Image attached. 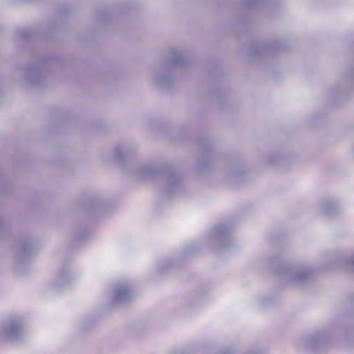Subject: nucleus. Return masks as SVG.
I'll return each mask as SVG.
<instances>
[{
	"label": "nucleus",
	"instance_id": "f257e3e1",
	"mask_svg": "<svg viewBox=\"0 0 354 354\" xmlns=\"http://www.w3.org/2000/svg\"><path fill=\"white\" fill-rule=\"evenodd\" d=\"M262 263L271 269L284 283L296 286L308 283L315 273V270L310 265L305 263L289 264L279 255L263 260Z\"/></svg>",
	"mask_w": 354,
	"mask_h": 354
},
{
	"label": "nucleus",
	"instance_id": "f03ea898",
	"mask_svg": "<svg viewBox=\"0 0 354 354\" xmlns=\"http://www.w3.org/2000/svg\"><path fill=\"white\" fill-rule=\"evenodd\" d=\"M131 168V174L140 179L158 175L163 176L165 184L162 191L168 198L180 194L183 189L182 175L171 167H157L149 163L142 162L133 165Z\"/></svg>",
	"mask_w": 354,
	"mask_h": 354
},
{
	"label": "nucleus",
	"instance_id": "7ed1b4c3",
	"mask_svg": "<svg viewBox=\"0 0 354 354\" xmlns=\"http://www.w3.org/2000/svg\"><path fill=\"white\" fill-rule=\"evenodd\" d=\"M168 53V63L162 66L152 77L153 84L159 86H169L172 84L174 77L171 73L173 68H185L189 64L183 48L173 47Z\"/></svg>",
	"mask_w": 354,
	"mask_h": 354
},
{
	"label": "nucleus",
	"instance_id": "20e7f679",
	"mask_svg": "<svg viewBox=\"0 0 354 354\" xmlns=\"http://www.w3.org/2000/svg\"><path fill=\"white\" fill-rule=\"evenodd\" d=\"M25 329L26 325L21 317L9 316L0 327V339L10 342H20L24 336Z\"/></svg>",
	"mask_w": 354,
	"mask_h": 354
},
{
	"label": "nucleus",
	"instance_id": "39448f33",
	"mask_svg": "<svg viewBox=\"0 0 354 354\" xmlns=\"http://www.w3.org/2000/svg\"><path fill=\"white\" fill-rule=\"evenodd\" d=\"M134 296L133 283L127 279H120L113 285L108 302L110 306L122 305L131 301Z\"/></svg>",
	"mask_w": 354,
	"mask_h": 354
},
{
	"label": "nucleus",
	"instance_id": "423d86ee",
	"mask_svg": "<svg viewBox=\"0 0 354 354\" xmlns=\"http://www.w3.org/2000/svg\"><path fill=\"white\" fill-rule=\"evenodd\" d=\"M342 326H330L305 335L301 339V346L308 351H318L329 342L332 331Z\"/></svg>",
	"mask_w": 354,
	"mask_h": 354
},
{
	"label": "nucleus",
	"instance_id": "0eeeda50",
	"mask_svg": "<svg viewBox=\"0 0 354 354\" xmlns=\"http://www.w3.org/2000/svg\"><path fill=\"white\" fill-rule=\"evenodd\" d=\"M232 228L226 224L214 227L207 236L208 243L216 250L227 248L232 243Z\"/></svg>",
	"mask_w": 354,
	"mask_h": 354
},
{
	"label": "nucleus",
	"instance_id": "6e6552de",
	"mask_svg": "<svg viewBox=\"0 0 354 354\" xmlns=\"http://www.w3.org/2000/svg\"><path fill=\"white\" fill-rule=\"evenodd\" d=\"M21 83L25 86H36L43 80L41 66L40 64H34L24 71L19 73Z\"/></svg>",
	"mask_w": 354,
	"mask_h": 354
},
{
	"label": "nucleus",
	"instance_id": "1a4fd4ad",
	"mask_svg": "<svg viewBox=\"0 0 354 354\" xmlns=\"http://www.w3.org/2000/svg\"><path fill=\"white\" fill-rule=\"evenodd\" d=\"M319 211L323 215L328 217H335L342 213V209L338 203L331 201H325L320 204Z\"/></svg>",
	"mask_w": 354,
	"mask_h": 354
},
{
	"label": "nucleus",
	"instance_id": "9d476101",
	"mask_svg": "<svg viewBox=\"0 0 354 354\" xmlns=\"http://www.w3.org/2000/svg\"><path fill=\"white\" fill-rule=\"evenodd\" d=\"M74 278L71 270L68 268H64L55 279V286L56 288H64L68 286L74 280Z\"/></svg>",
	"mask_w": 354,
	"mask_h": 354
},
{
	"label": "nucleus",
	"instance_id": "9b49d317",
	"mask_svg": "<svg viewBox=\"0 0 354 354\" xmlns=\"http://www.w3.org/2000/svg\"><path fill=\"white\" fill-rule=\"evenodd\" d=\"M135 150L136 148L133 147L116 145L113 150V157L117 162L122 164L125 158Z\"/></svg>",
	"mask_w": 354,
	"mask_h": 354
},
{
	"label": "nucleus",
	"instance_id": "f8f14e48",
	"mask_svg": "<svg viewBox=\"0 0 354 354\" xmlns=\"http://www.w3.org/2000/svg\"><path fill=\"white\" fill-rule=\"evenodd\" d=\"M32 245L29 240L21 241L19 244V252L16 259L19 263L25 261L32 252Z\"/></svg>",
	"mask_w": 354,
	"mask_h": 354
},
{
	"label": "nucleus",
	"instance_id": "ddd939ff",
	"mask_svg": "<svg viewBox=\"0 0 354 354\" xmlns=\"http://www.w3.org/2000/svg\"><path fill=\"white\" fill-rule=\"evenodd\" d=\"M212 152L209 147L205 148L201 151V155L198 160L197 165L198 169H205L208 166L212 159Z\"/></svg>",
	"mask_w": 354,
	"mask_h": 354
},
{
	"label": "nucleus",
	"instance_id": "4468645a",
	"mask_svg": "<svg viewBox=\"0 0 354 354\" xmlns=\"http://www.w3.org/2000/svg\"><path fill=\"white\" fill-rule=\"evenodd\" d=\"M339 264L346 270L354 272V252L348 254L341 259Z\"/></svg>",
	"mask_w": 354,
	"mask_h": 354
},
{
	"label": "nucleus",
	"instance_id": "2eb2a0df",
	"mask_svg": "<svg viewBox=\"0 0 354 354\" xmlns=\"http://www.w3.org/2000/svg\"><path fill=\"white\" fill-rule=\"evenodd\" d=\"M282 160V158L277 153H270L263 157V162L268 165H277Z\"/></svg>",
	"mask_w": 354,
	"mask_h": 354
},
{
	"label": "nucleus",
	"instance_id": "dca6fc26",
	"mask_svg": "<svg viewBox=\"0 0 354 354\" xmlns=\"http://www.w3.org/2000/svg\"><path fill=\"white\" fill-rule=\"evenodd\" d=\"M343 81L354 84V66L351 69L344 72L342 76Z\"/></svg>",
	"mask_w": 354,
	"mask_h": 354
},
{
	"label": "nucleus",
	"instance_id": "f3484780",
	"mask_svg": "<svg viewBox=\"0 0 354 354\" xmlns=\"http://www.w3.org/2000/svg\"><path fill=\"white\" fill-rule=\"evenodd\" d=\"M263 0H246L245 6L248 8L260 6L263 4Z\"/></svg>",
	"mask_w": 354,
	"mask_h": 354
},
{
	"label": "nucleus",
	"instance_id": "a211bd4d",
	"mask_svg": "<svg viewBox=\"0 0 354 354\" xmlns=\"http://www.w3.org/2000/svg\"><path fill=\"white\" fill-rule=\"evenodd\" d=\"M171 264L169 260H162L158 263V267L160 272L165 271Z\"/></svg>",
	"mask_w": 354,
	"mask_h": 354
},
{
	"label": "nucleus",
	"instance_id": "6ab92c4d",
	"mask_svg": "<svg viewBox=\"0 0 354 354\" xmlns=\"http://www.w3.org/2000/svg\"><path fill=\"white\" fill-rule=\"evenodd\" d=\"M19 36L21 39H28L32 36V32L29 30H21L18 32Z\"/></svg>",
	"mask_w": 354,
	"mask_h": 354
},
{
	"label": "nucleus",
	"instance_id": "aec40b11",
	"mask_svg": "<svg viewBox=\"0 0 354 354\" xmlns=\"http://www.w3.org/2000/svg\"><path fill=\"white\" fill-rule=\"evenodd\" d=\"M339 93V88H333L331 91H330V97H335L337 93Z\"/></svg>",
	"mask_w": 354,
	"mask_h": 354
},
{
	"label": "nucleus",
	"instance_id": "412c9836",
	"mask_svg": "<svg viewBox=\"0 0 354 354\" xmlns=\"http://www.w3.org/2000/svg\"><path fill=\"white\" fill-rule=\"evenodd\" d=\"M344 330H345L346 332H348L351 335L352 338L354 339V327L349 328H344Z\"/></svg>",
	"mask_w": 354,
	"mask_h": 354
},
{
	"label": "nucleus",
	"instance_id": "4be33fe9",
	"mask_svg": "<svg viewBox=\"0 0 354 354\" xmlns=\"http://www.w3.org/2000/svg\"><path fill=\"white\" fill-rule=\"evenodd\" d=\"M5 183L0 180V194H3Z\"/></svg>",
	"mask_w": 354,
	"mask_h": 354
},
{
	"label": "nucleus",
	"instance_id": "5701e85b",
	"mask_svg": "<svg viewBox=\"0 0 354 354\" xmlns=\"http://www.w3.org/2000/svg\"><path fill=\"white\" fill-rule=\"evenodd\" d=\"M249 354H259V353L258 351H251Z\"/></svg>",
	"mask_w": 354,
	"mask_h": 354
},
{
	"label": "nucleus",
	"instance_id": "b1692460",
	"mask_svg": "<svg viewBox=\"0 0 354 354\" xmlns=\"http://www.w3.org/2000/svg\"><path fill=\"white\" fill-rule=\"evenodd\" d=\"M230 174H231V175H238V174H239V173H236V172H234V173H231Z\"/></svg>",
	"mask_w": 354,
	"mask_h": 354
},
{
	"label": "nucleus",
	"instance_id": "393cba45",
	"mask_svg": "<svg viewBox=\"0 0 354 354\" xmlns=\"http://www.w3.org/2000/svg\"><path fill=\"white\" fill-rule=\"evenodd\" d=\"M97 202L95 201V205H94L95 206H97Z\"/></svg>",
	"mask_w": 354,
	"mask_h": 354
}]
</instances>
